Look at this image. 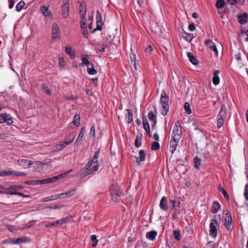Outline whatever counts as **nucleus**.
Instances as JSON below:
<instances>
[{
  "instance_id": "obj_38",
  "label": "nucleus",
  "mask_w": 248,
  "mask_h": 248,
  "mask_svg": "<svg viewBox=\"0 0 248 248\" xmlns=\"http://www.w3.org/2000/svg\"><path fill=\"white\" fill-rule=\"evenodd\" d=\"M135 145L136 147L139 148L141 145V137L139 136H137L135 141Z\"/></svg>"
},
{
  "instance_id": "obj_53",
  "label": "nucleus",
  "mask_w": 248,
  "mask_h": 248,
  "mask_svg": "<svg viewBox=\"0 0 248 248\" xmlns=\"http://www.w3.org/2000/svg\"><path fill=\"white\" fill-rule=\"evenodd\" d=\"M79 12H86V7L84 2L81 3L79 7Z\"/></svg>"
},
{
  "instance_id": "obj_8",
  "label": "nucleus",
  "mask_w": 248,
  "mask_h": 248,
  "mask_svg": "<svg viewBox=\"0 0 248 248\" xmlns=\"http://www.w3.org/2000/svg\"><path fill=\"white\" fill-rule=\"evenodd\" d=\"M218 223L216 219H213L212 220L210 224V235H212L214 237H216L217 235V226Z\"/></svg>"
},
{
  "instance_id": "obj_12",
  "label": "nucleus",
  "mask_w": 248,
  "mask_h": 248,
  "mask_svg": "<svg viewBox=\"0 0 248 248\" xmlns=\"http://www.w3.org/2000/svg\"><path fill=\"white\" fill-rule=\"evenodd\" d=\"M179 140H180L176 138H171L170 143V151L171 153H173L176 150Z\"/></svg>"
},
{
  "instance_id": "obj_21",
  "label": "nucleus",
  "mask_w": 248,
  "mask_h": 248,
  "mask_svg": "<svg viewBox=\"0 0 248 248\" xmlns=\"http://www.w3.org/2000/svg\"><path fill=\"white\" fill-rule=\"evenodd\" d=\"M142 124L143 127L145 131H146V132L149 134L150 137H151L149 124H148L147 119L145 117L143 118Z\"/></svg>"
},
{
  "instance_id": "obj_58",
  "label": "nucleus",
  "mask_w": 248,
  "mask_h": 248,
  "mask_svg": "<svg viewBox=\"0 0 248 248\" xmlns=\"http://www.w3.org/2000/svg\"><path fill=\"white\" fill-rule=\"evenodd\" d=\"M26 184L27 185H38V180H31V181H28L25 182Z\"/></svg>"
},
{
  "instance_id": "obj_25",
  "label": "nucleus",
  "mask_w": 248,
  "mask_h": 248,
  "mask_svg": "<svg viewBox=\"0 0 248 248\" xmlns=\"http://www.w3.org/2000/svg\"><path fill=\"white\" fill-rule=\"evenodd\" d=\"M248 18V14L247 13H245L242 15H240L238 16V19L239 22L241 24H244L245 23Z\"/></svg>"
},
{
  "instance_id": "obj_46",
  "label": "nucleus",
  "mask_w": 248,
  "mask_h": 248,
  "mask_svg": "<svg viewBox=\"0 0 248 248\" xmlns=\"http://www.w3.org/2000/svg\"><path fill=\"white\" fill-rule=\"evenodd\" d=\"M91 240L93 242L92 246L93 247H96L98 243V240H97L96 236L95 235H92L91 236Z\"/></svg>"
},
{
  "instance_id": "obj_7",
  "label": "nucleus",
  "mask_w": 248,
  "mask_h": 248,
  "mask_svg": "<svg viewBox=\"0 0 248 248\" xmlns=\"http://www.w3.org/2000/svg\"><path fill=\"white\" fill-rule=\"evenodd\" d=\"M52 37L54 41H57L60 38L59 28L57 24H53V25L52 29Z\"/></svg>"
},
{
  "instance_id": "obj_6",
  "label": "nucleus",
  "mask_w": 248,
  "mask_h": 248,
  "mask_svg": "<svg viewBox=\"0 0 248 248\" xmlns=\"http://www.w3.org/2000/svg\"><path fill=\"white\" fill-rule=\"evenodd\" d=\"M99 151H96L95 153V154L93 156V157L92 159L90 160L89 161L88 163V167H89L90 166H91V163H94V166L93 168H94V170H97L99 168V165L98 164V157L99 156Z\"/></svg>"
},
{
  "instance_id": "obj_23",
  "label": "nucleus",
  "mask_w": 248,
  "mask_h": 248,
  "mask_svg": "<svg viewBox=\"0 0 248 248\" xmlns=\"http://www.w3.org/2000/svg\"><path fill=\"white\" fill-rule=\"evenodd\" d=\"M85 132V129L84 127H82L80 130V132L78 135V138L76 141L75 143L78 145L82 140L83 135Z\"/></svg>"
},
{
  "instance_id": "obj_15",
  "label": "nucleus",
  "mask_w": 248,
  "mask_h": 248,
  "mask_svg": "<svg viewBox=\"0 0 248 248\" xmlns=\"http://www.w3.org/2000/svg\"><path fill=\"white\" fill-rule=\"evenodd\" d=\"M41 13L45 16L51 17L52 14L51 11L49 10L48 7L46 6H43L40 8Z\"/></svg>"
},
{
  "instance_id": "obj_41",
  "label": "nucleus",
  "mask_w": 248,
  "mask_h": 248,
  "mask_svg": "<svg viewBox=\"0 0 248 248\" xmlns=\"http://www.w3.org/2000/svg\"><path fill=\"white\" fill-rule=\"evenodd\" d=\"M173 234L175 237V239L177 241H179L181 239V234L180 231L179 230H175L173 231Z\"/></svg>"
},
{
  "instance_id": "obj_52",
  "label": "nucleus",
  "mask_w": 248,
  "mask_h": 248,
  "mask_svg": "<svg viewBox=\"0 0 248 248\" xmlns=\"http://www.w3.org/2000/svg\"><path fill=\"white\" fill-rule=\"evenodd\" d=\"M42 89L43 91L47 94L50 95L51 94V91L45 85L42 84Z\"/></svg>"
},
{
  "instance_id": "obj_2",
  "label": "nucleus",
  "mask_w": 248,
  "mask_h": 248,
  "mask_svg": "<svg viewBox=\"0 0 248 248\" xmlns=\"http://www.w3.org/2000/svg\"><path fill=\"white\" fill-rule=\"evenodd\" d=\"M227 108L224 105L221 106L219 114L217 116V126L219 128L224 124V120L226 118Z\"/></svg>"
},
{
  "instance_id": "obj_55",
  "label": "nucleus",
  "mask_w": 248,
  "mask_h": 248,
  "mask_svg": "<svg viewBox=\"0 0 248 248\" xmlns=\"http://www.w3.org/2000/svg\"><path fill=\"white\" fill-rule=\"evenodd\" d=\"M201 162V160L200 158H198V157H195V158L194 159V162H195V167L196 168H198L199 167V166L200 165Z\"/></svg>"
},
{
  "instance_id": "obj_60",
  "label": "nucleus",
  "mask_w": 248,
  "mask_h": 248,
  "mask_svg": "<svg viewBox=\"0 0 248 248\" xmlns=\"http://www.w3.org/2000/svg\"><path fill=\"white\" fill-rule=\"evenodd\" d=\"M81 31H82V33L83 34L84 37L87 38L88 37V31H87L86 27L84 28H81Z\"/></svg>"
},
{
  "instance_id": "obj_61",
  "label": "nucleus",
  "mask_w": 248,
  "mask_h": 248,
  "mask_svg": "<svg viewBox=\"0 0 248 248\" xmlns=\"http://www.w3.org/2000/svg\"><path fill=\"white\" fill-rule=\"evenodd\" d=\"M38 185L48 184L47 178L41 180H38Z\"/></svg>"
},
{
  "instance_id": "obj_14",
  "label": "nucleus",
  "mask_w": 248,
  "mask_h": 248,
  "mask_svg": "<svg viewBox=\"0 0 248 248\" xmlns=\"http://www.w3.org/2000/svg\"><path fill=\"white\" fill-rule=\"evenodd\" d=\"M69 144H68L66 140L62 141L60 144H57L53 147V151L54 152H58L61 151L63 148H65Z\"/></svg>"
},
{
  "instance_id": "obj_43",
  "label": "nucleus",
  "mask_w": 248,
  "mask_h": 248,
  "mask_svg": "<svg viewBox=\"0 0 248 248\" xmlns=\"http://www.w3.org/2000/svg\"><path fill=\"white\" fill-rule=\"evenodd\" d=\"M10 175L16 176H26L27 175L26 173L22 172H18L16 171H10Z\"/></svg>"
},
{
  "instance_id": "obj_42",
  "label": "nucleus",
  "mask_w": 248,
  "mask_h": 248,
  "mask_svg": "<svg viewBox=\"0 0 248 248\" xmlns=\"http://www.w3.org/2000/svg\"><path fill=\"white\" fill-rule=\"evenodd\" d=\"M24 188L22 186H16V185H12L7 190H12L13 191L16 190L17 189L22 190Z\"/></svg>"
},
{
  "instance_id": "obj_9",
  "label": "nucleus",
  "mask_w": 248,
  "mask_h": 248,
  "mask_svg": "<svg viewBox=\"0 0 248 248\" xmlns=\"http://www.w3.org/2000/svg\"><path fill=\"white\" fill-rule=\"evenodd\" d=\"M102 16L99 11L97 12L96 15V28L93 31V32H95L96 30L101 31L102 29Z\"/></svg>"
},
{
  "instance_id": "obj_1",
  "label": "nucleus",
  "mask_w": 248,
  "mask_h": 248,
  "mask_svg": "<svg viewBox=\"0 0 248 248\" xmlns=\"http://www.w3.org/2000/svg\"><path fill=\"white\" fill-rule=\"evenodd\" d=\"M112 200L115 202H118L123 194L120 190V186L117 185H113L110 188Z\"/></svg>"
},
{
  "instance_id": "obj_28",
  "label": "nucleus",
  "mask_w": 248,
  "mask_h": 248,
  "mask_svg": "<svg viewBox=\"0 0 248 248\" xmlns=\"http://www.w3.org/2000/svg\"><path fill=\"white\" fill-rule=\"evenodd\" d=\"M182 36L188 42H190L193 38V35L192 33H188L184 31H183V32L182 33Z\"/></svg>"
},
{
  "instance_id": "obj_24",
  "label": "nucleus",
  "mask_w": 248,
  "mask_h": 248,
  "mask_svg": "<svg viewBox=\"0 0 248 248\" xmlns=\"http://www.w3.org/2000/svg\"><path fill=\"white\" fill-rule=\"evenodd\" d=\"M156 235L157 232L155 231H152L147 232L146 236L148 239L153 241L155 239Z\"/></svg>"
},
{
  "instance_id": "obj_32",
  "label": "nucleus",
  "mask_w": 248,
  "mask_h": 248,
  "mask_svg": "<svg viewBox=\"0 0 248 248\" xmlns=\"http://www.w3.org/2000/svg\"><path fill=\"white\" fill-rule=\"evenodd\" d=\"M91 166H90L89 167H88V164L86 166V169L87 170V172H86V174H85V175L92 174V173L97 171V170H94V168H93L94 164L91 163Z\"/></svg>"
},
{
  "instance_id": "obj_47",
  "label": "nucleus",
  "mask_w": 248,
  "mask_h": 248,
  "mask_svg": "<svg viewBox=\"0 0 248 248\" xmlns=\"http://www.w3.org/2000/svg\"><path fill=\"white\" fill-rule=\"evenodd\" d=\"M66 220H67L66 218H62V219H61L58 220L54 222V226H56L58 225L63 224V223H66Z\"/></svg>"
},
{
  "instance_id": "obj_63",
  "label": "nucleus",
  "mask_w": 248,
  "mask_h": 248,
  "mask_svg": "<svg viewBox=\"0 0 248 248\" xmlns=\"http://www.w3.org/2000/svg\"><path fill=\"white\" fill-rule=\"evenodd\" d=\"M8 124L11 125L13 123L12 118L11 116H9L8 118L7 119L6 122Z\"/></svg>"
},
{
  "instance_id": "obj_19",
  "label": "nucleus",
  "mask_w": 248,
  "mask_h": 248,
  "mask_svg": "<svg viewBox=\"0 0 248 248\" xmlns=\"http://www.w3.org/2000/svg\"><path fill=\"white\" fill-rule=\"evenodd\" d=\"M146 158V154L143 150H141L139 152V157L136 159L137 162L140 164V162L145 161Z\"/></svg>"
},
{
  "instance_id": "obj_29",
  "label": "nucleus",
  "mask_w": 248,
  "mask_h": 248,
  "mask_svg": "<svg viewBox=\"0 0 248 248\" xmlns=\"http://www.w3.org/2000/svg\"><path fill=\"white\" fill-rule=\"evenodd\" d=\"M187 57L190 62L194 65H197L198 63V60L195 58L194 56L191 52L187 53Z\"/></svg>"
},
{
  "instance_id": "obj_44",
  "label": "nucleus",
  "mask_w": 248,
  "mask_h": 248,
  "mask_svg": "<svg viewBox=\"0 0 248 248\" xmlns=\"http://www.w3.org/2000/svg\"><path fill=\"white\" fill-rule=\"evenodd\" d=\"M127 111V116L126 117L127 123H130L133 120V116L132 112L129 109H126Z\"/></svg>"
},
{
  "instance_id": "obj_4",
  "label": "nucleus",
  "mask_w": 248,
  "mask_h": 248,
  "mask_svg": "<svg viewBox=\"0 0 248 248\" xmlns=\"http://www.w3.org/2000/svg\"><path fill=\"white\" fill-rule=\"evenodd\" d=\"M182 134L181 126L180 123L177 121L175 123V126L172 131V138L180 140Z\"/></svg>"
},
{
  "instance_id": "obj_50",
  "label": "nucleus",
  "mask_w": 248,
  "mask_h": 248,
  "mask_svg": "<svg viewBox=\"0 0 248 248\" xmlns=\"http://www.w3.org/2000/svg\"><path fill=\"white\" fill-rule=\"evenodd\" d=\"M160 148V145L158 142L155 141L153 142L151 146V149L152 150H158Z\"/></svg>"
},
{
  "instance_id": "obj_45",
  "label": "nucleus",
  "mask_w": 248,
  "mask_h": 248,
  "mask_svg": "<svg viewBox=\"0 0 248 248\" xmlns=\"http://www.w3.org/2000/svg\"><path fill=\"white\" fill-rule=\"evenodd\" d=\"M25 3L23 1H21L18 3L16 6V10L18 12L20 11L25 6Z\"/></svg>"
},
{
  "instance_id": "obj_40",
  "label": "nucleus",
  "mask_w": 248,
  "mask_h": 248,
  "mask_svg": "<svg viewBox=\"0 0 248 248\" xmlns=\"http://www.w3.org/2000/svg\"><path fill=\"white\" fill-rule=\"evenodd\" d=\"M130 61L131 62V63L133 64L134 66L135 69H136V56L134 54L131 52V53L130 54Z\"/></svg>"
},
{
  "instance_id": "obj_18",
  "label": "nucleus",
  "mask_w": 248,
  "mask_h": 248,
  "mask_svg": "<svg viewBox=\"0 0 248 248\" xmlns=\"http://www.w3.org/2000/svg\"><path fill=\"white\" fill-rule=\"evenodd\" d=\"M159 205L160 208L164 211H166L168 209L167 199L166 197L164 196L162 198Z\"/></svg>"
},
{
  "instance_id": "obj_49",
  "label": "nucleus",
  "mask_w": 248,
  "mask_h": 248,
  "mask_svg": "<svg viewBox=\"0 0 248 248\" xmlns=\"http://www.w3.org/2000/svg\"><path fill=\"white\" fill-rule=\"evenodd\" d=\"M219 190L222 193L224 198L227 200H229V196L225 189L223 187H219Z\"/></svg>"
},
{
  "instance_id": "obj_33",
  "label": "nucleus",
  "mask_w": 248,
  "mask_h": 248,
  "mask_svg": "<svg viewBox=\"0 0 248 248\" xmlns=\"http://www.w3.org/2000/svg\"><path fill=\"white\" fill-rule=\"evenodd\" d=\"M193 125H194L195 126V134L198 135L197 136L195 135V138L198 139L199 138L202 137L203 136V134L201 130L198 127L195 123H194Z\"/></svg>"
},
{
  "instance_id": "obj_57",
  "label": "nucleus",
  "mask_w": 248,
  "mask_h": 248,
  "mask_svg": "<svg viewBox=\"0 0 248 248\" xmlns=\"http://www.w3.org/2000/svg\"><path fill=\"white\" fill-rule=\"evenodd\" d=\"M91 62L88 60L87 57H84L82 58V63L83 64L89 65Z\"/></svg>"
},
{
  "instance_id": "obj_34",
  "label": "nucleus",
  "mask_w": 248,
  "mask_h": 248,
  "mask_svg": "<svg viewBox=\"0 0 248 248\" xmlns=\"http://www.w3.org/2000/svg\"><path fill=\"white\" fill-rule=\"evenodd\" d=\"M65 52L70 55L71 58L73 59L75 57V53L72 52V48L71 46H65Z\"/></svg>"
},
{
  "instance_id": "obj_13",
  "label": "nucleus",
  "mask_w": 248,
  "mask_h": 248,
  "mask_svg": "<svg viewBox=\"0 0 248 248\" xmlns=\"http://www.w3.org/2000/svg\"><path fill=\"white\" fill-rule=\"evenodd\" d=\"M76 192V189H72L66 192L59 194V195L60 196V199H64L73 196L75 194Z\"/></svg>"
},
{
  "instance_id": "obj_36",
  "label": "nucleus",
  "mask_w": 248,
  "mask_h": 248,
  "mask_svg": "<svg viewBox=\"0 0 248 248\" xmlns=\"http://www.w3.org/2000/svg\"><path fill=\"white\" fill-rule=\"evenodd\" d=\"M10 115L6 113H2L0 114V123H5L7 119L9 117Z\"/></svg>"
},
{
  "instance_id": "obj_39",
  "label": "nucleus",
  "mask_w": 248,
  "mask_h": 248,
  "mask_svg": "<svg viewBox=\"0 0 248 248\" xmlns=\"http://www.w3.org/2000/svg\"><path fill=\"white\" fill-rule=\"evenodd\" d=\"M224 5L225 1L224 0H218L216 3V6L218 9L222 8L224 6Z\"/></svg>"
},
{
  "instance_id": "obj_31",
  "label": "nucleus",
  "mask_w": 248,
  "mask_h": 248,
  "mask_svg": "<svg viewBox=\"0 0 248 248\" xmlns=\"http://www.w3.org/2000/svg\"><path fill=\"white\" fill-rule=\"evenodd\" d=\"M220 208V204L217 202H214L212 207V212L213 214H216L218 212Z\"/></svg>"
},
{
  "instance_id": "obj_59",
  "label": "nucleus",
  "mask_w": 248,
  "mask_h": 248,
  "mask_svg": "<svg viewBox=\"0 0 248 248\" xmlns=\"http://www.w3.org/2000/svg\"><path fill=\"white\" fill-rule=\"evenodd\" d=\"M244 196L247 200H248V184H247L245 187Z\"/></svg>"
},
{
  "instance_id": "obj_35",
  "label": "nucleus",
  "mask_w": 248,
  "mask_h": 248,
  "mask_svg": "<svg viewBox=\"0 0 248 248\" xmlns=\"http://www.w3.org/2000/svg\"><path fill=\"white\" fill-rule=\"evenodd\" d=\"M205 45L211 50L216 46L214 43L211 40H206L205 41Z\"/></svg>"
},
{
  "instance_id": "obj_62",
  "label": "nucleus",
  "mask_w": 248,
  "mask_h": 248,
  "mask_svg": "<svg viewBox=\"0 0 248 248\" xmlns=\"http://www.w3.org/2000/svg\"><path fill=\"white\" fill-rule=\"evenodd\" d=\"M47 181L48 183H52L57 181V178H55V176L51 178H47Z\"/></svg>"
},
{
  "instance_id": "obj_22",
  "label": "nucleus",
  "mask_w": 248,
  "mask_h": 248,
  "mask_svg": "<svg viewBox=\"0 0 248 248\" xmlns=\"http://www.w3.org/2000/svg\"><path fill=\"white\" fill-rule=\"evenodd\" d=\"M17 163L19 165L26 167L27 165L28 167L33 164V162L27 159H19L17 160Z\"/></svg>"
},
{
  "instance_id": "obj_30",
  "label": "nucleus",
  "mask_w": 248,
  "mask_h": 248,
  "mask_svg": "<svg viewBox=\"0 0 248 248\" xmlns=\"http://www.w3.org/2000/svg\"><path fill=\"white\" fill-rule=\"evenodd\" d=\"M80 117L78 114H76L74 117L72 123L76 126H78L80 124Z\"/></svg>"
},
{
  "instance_id": "obj_17",
  "label": "nucleus",
  "mask_w": 248,
  "mask_h": 248,
  "mask_svg": "<svg viewBox=\"0 0 248 248\" xmlns=\"http://www.w3.org/2000/svg\"><path fill=\"white\" fill-rule=\"evenodd\" d=\"M148 117L149 120L153 122L152 128H153L156 124V115L153 111H150L148 113Z\"/></svg>"
},
{
  "instance_id": "obj_51",
  "label": "nucleus",
  "mask_w": 248,
  "mask_h": 248,
  "mask_svg": "<svg viewBox=\"0 0 248 248\" xmlns=\"http://www.w3.org/2000/svg\"><path fill=\"white\" fill-rule=\"evenodd\" d=\"M9 194L10 195H19L20 196L23 197H30L29 195H25L23 193L18 192H15V191H12L10 192V193H9Z\"/></svg>"
},
{
  "instance_id": "obj_10",
  "label": "nucleus",
  "mask_w": 248,
  "mask_h": 248,
  "mask_svg": "<svg viewBox=\"0 0 248 248\" xmlns=\"http://www.w3.org/2000/svg\"><path fill=\"white\" fill-rule=\"evenodd\" d=\"M224 217L227 229L228 230H231L232 220L231 214L228 211H227V212L225 213V217Z\"/></svg>"
},
{
  "instance_id": "obj_56",
  "label": "nucleus",
  "mask_w": 248,
  "mask_h": 248,
  "mask_svg": "<svg viewBox=\"0 0 248 248\" xmlns=\"http://www.w3.org/2000/svg\"><path fill=\"white\" fill-rule=\"evenodd\" d=\"M59 61L60 67L61 68H64V67L65 65V62L64 60V59L63 58H60L59 59Z\"/></svg>"
},
{
  "instance_id": "obj_27",
  "label": "nucleus",
  "mask_w": 248,
  "mask_h": 248,
  "mask_svg": "<svg viewBox=\"0 0 248 248\" xmlns=\"http://www.w3.org/2000/svg\"><path fill=\"white\" fill-rule=\"evenodd\" d=\"M87 71L90 75H95L97 72L96 70L94 68L93 64L92 63H90L87 65Z\"/></svg>"
},
{
  "instance_id": "obj_3",
  "label": "nucleus",
  "mask_w": 248,
  "mask_h": 248,
  "mask_svg": "<svg viewBox=\"0 0 248 248\" xmlns=\"http://www.w3.org/2000/svg\"><path fill=\"white\" fill-rule=\"evenodd\" d=\"M160 103L163 108L162 114L165 116L167 115L169 108L168 96L165 92H163L161 93Z\"/></svg>"
},
{
  "instance_id": "obj_64",
  "label": "nucleus",
  "mask_w": 248,
  "mask_h": 248,
  "mask_svg": "<svg viewBox=\"0 0 248 248\" xmlns=\"http://www.w3.org/2000/svg\"><path fill=\"white\" fill-rule=\"evenodd\" d=\"M188 29L190 31H194L196 29L195 25L194 24H189Z\"/></svg>"
},
{
  "instance_id": "obj_16",
  "label": "nucleus",
  "mask_w": 248,
  "mask_h": 248,
  "mask_svg": "<svg viewBox=\"0 0 248 248\" xmlns=\"http://www.w3.org/2000/svg\"><path fill=\"white\" fill-rule=\"evenodd\" d=\"M60 199V196L58 194H56L54 195H52L50 196L47 197L46 198H44L41 199V202H49L51 201L56 200Z\"/></svg>"
},
{
  "instance_id": "obj_5",
  "label": "nucleus",
  "mask_w": 248,
  "mask_h": 248,
  "mask_svg": "<svg viewBox=\"0 0 248 248\" xmlns=\"http://www.w3.org/2000/svg\"><path fill=\"white\" fill-rule=\"evenodd\" d=\"M99 151H96L95 153V154L93 156V157L92 159L90 160L89 161L88 163V167H89L90 166H91V163H94V166L93 168H94V170H97L99 168V165L98 164V157L99 156Z\"/></svg>"
},
{
  "instance_id": "obj_20",
  "label": "nucleus",
  "mask_w": 248,
  "mask_h": 248,
  "mask_svg": "<svg viewBox=\"0 0 248 248\" xmlns=\"http://www.w3.org/2000/svg\"><path fill=\"white\" fill-rule=\"evenodd\" d=\"M219 74V70H215L213 74V83L214 85H217L219 83V78L218 77V74Z\"/></svg>"
},
{
  "instance_id": "obj_11",
  "label": "nucleus",
  "mask_w": 248,
  "mask_h": 248,
  "mask_svg": "<svg viewBox=\"0 0 248 248\" xmlns=\"http://www.w3.org/2000/svg\"><path fill=\"white\" fill-rule=\"evenodd\" d=\"M62 16L64 18H67L69 15V4L68 2L63 3L62 7Z\"/></svg>"
},
{
  "instance_id": "obj_26",
  "label": "nucleus",
  "mask_w": 248,
  "mask_h": 248,
  "mask_svg": "<svg viewBox=\"0 0 248 248\" xmlns=\"http://www.w3.org/2000/svg\"><path fill=\"white\" fill-rule=\"evenodd\" d=\"M76 138V133L72 132L70 133L67 137L66 138L65 140L67 141L68 144H70L75 140Z\"/></svg>"
},
{
  "instance_id": "obj_54",
  "label": "nucleus",
  "mask_w": 248,
  "mask_h": 248,
  "mask_svg": "<svg viewBox=\"0 0 248 248\" xmlns=\"http://www.w3.org/2000/svg\"><path fill=\"white\" fill-rule=\"evenodd\" d=\"M95 127L94 126H92L91 127L90 131L89 133V135L91 137H94L95 136Z\"/></svg>"
},
{
  "instance_id": "obj_48",
  "label": "nucleus",
  "mask_w": 248,
  "mask_h": 248,
  "mask_svg": "<svg viewBox=\"0 0 248 248\" xmlns=\"http://www.w3.org/2000/svg\"><path fill=\"white\" fill-rule=\"evenodd\" d=\"M184 108L186 111L187 113L188 114H190L192 113L191 109L190 108V105L188 102H186L184 105Z\"/></svg>"
},
{
  "instance_id": "obj_37",
  "label": "nucleus",
  "mask_w": 248,
  "mask_h": 248,
  "mask_svg": "<svg viewBox=\"0 0 248 248\" xmlns=\"http://www.w3.org/2000/svg\"><path fill=\"white\" fill-rule=\"evenodd\" d=\"M29 241V239L27 237H19L16 240V243L17 244H20L22 243L28 242Z\"/></svg>"
}]
</instances>
